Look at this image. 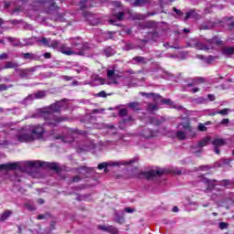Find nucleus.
I'll use <instances>...</instances> for the list:
<instances>
[{"mask_svg": "<svg viewBox=\"0 0 234 234\" xmlns=\"http://www.w3.org/2000/svg\"><path fill=\"white\" fill-rule=\"evenodd\" d=\"M35 100H42V98H45L47 96V91L45 90H38L35 94Z\"/></svg>", "mask_w": 234, "mask_h": 234, "instance_id": "nucleus-38", "label": "nucleus"}, {"mask_svg": "<svg viewBox=\"0 0 234 234\" xmlns=\"http://www.w3.org/2000/svg\"><path fill=\"white\" fill-rule=\"evenodd\" d=\"M191 101H192V103L200 105V104L204 103V101H206V99H204L203 97H198V98L192 99Z\"/></svg>", "mask_w": 234, "mask_h": 234, "instance_id": "nucleus-46", "label": "nucleus"}, {"mask_svg": "<svg viewBox=\"0 0 234 234\" xmlns=\"http://www.w3.org/2000/svg\"><path fill=\"white\" fill-rule=\"evenodd\" d=\"M201 182H203V184H207L208 186H213V182H217V180H210L207 177L201 176Z\"/></svg>", "mask_w": 234, "mask_h": 234, "instance_id": "nucleus-51", "label": "nucleus"}, {"mask_svg": "<svg viewBox=\"0 0 234 234\" xmlns=\"http://www.w3.org/2000/svg\"><path fill=\"white\" fill-rule=\"evenodd\" d=\"M142 136H144V138H154V132H153V130L149 129V128H144L142 132Z\"/></svg>", "mask_w": 234, "mask_h": 234, "instance_id": "nucleus-24", "label": "nucleus"}, {"mask_svg": "<svg viewBox=\"0 0 234 234\" xmlns=\"http://www.w3.org/2000/svg\"><path fill=\"white\" fill-rule=\"evenodd\" d=\"M98 229H100L101 231H105L107 233L118 234V229L114 226L99 225Z\"/></svg>", "mask_w": 234, "mask_h": 234, "instance_id": "nucleus-16", "label": "nucleus"}, {"mask_svg": "<svg viewBox=\"0 0 234 234\" xmlns=\"http://www.w3.org/2000/svg\"><path fill=\"white\" fill-rule=\"evenodd\" d=\"M173 11L176 13V18L184 16V12H182V10H179L176 7H173Z\"/></svg>", "mask_w": 234, "mask_h": 234, "instance_id": "nucleus-52", "label": "nucleus"}, {"mask_svg": "<svg viewBox=\"0 0 234 234\" xmlns=\"http://www.w3.org/2000/svg\"><path fill=\"white\" fill-rule=\"evenodd\" d=\"M134 48H136V46L133 43H127L122 48V49L126 51L134 50Z\"/></svg>", "mask_w": 234, "mask_h": 234, "instance_id": "nucleus-47", "label": "nucleus"}, {"mask_svg": "<svg viewBox=\"0 0 234 234\" xmlns=\"http://www.w3.org/2000/svg\"><path fill=\"white\" fill-rule=\"evenodd\" d=\"M197 129H198V131H201L202 133L207 131V127H206V125H204L203 123H199Z\"/></svg>", "mask_w": 234, "mask_h": 234, "instance_id": "nucleus-58", "label": "nucleus"}, {"mask_svg": "<svg viewBox=\"0 0 234 234\" xmlns=\"http://www.w3.org/2000/svg\"><path fill=\"white\" fill-rule=\"evenodd\" d=\"M126 107L133 109V111H142V107L140 106V102H129L126 104Z\"/></svg>", "mask_w": 234, "mask_h": 234, "instance_id": "nucleus-33", "label": "nucleus"}, {"mask_svg": "<svg viewBox=\"0 0 234 234\" xmlns=\"http://www.w3.org/2000/svg\"><path fill=\"white\" fill-rule=\"evenodd\" d=\"M215 27V23L208 22L207 24L201 25V30H211Z\"/></svg>", "mask_w": 234, "mask_h": 234, "instance_id": "nucleus-40", "label": "nucleus"}, {"mask_svg": "<svg viewBox=\"0 0 234 234\" xmlns=\"http://www.w3.org/2000/svg\"><path fill=\"white\" fill-rule=\"evenodd\" d=\"M12 87H14L12 84H0V92H3V90H8V89H12Z\"/></svg>", "mask_w": 234, "mask_h": 234, "instance_id": "nucleus-53", "label": "nucleus"}, {"mask_svg": "<svg viewBox=\"0 0 234 234\" xmlns=\"http://www.w3.org/2000/svg\"><path fill=\"white\" fill-rule=\"evenodd\" d=\"M145 123H151L152 125H162L165 119L160 116H148L144 119Z\"/></svg>", "mask_w": 234, "mask_h": 234, "instance_id": "nucleus-11", "label": "nucleus"}, {"mask_svg": "<svg viewBox=\"0 0 234 234\" xmlns=\"http://www.w3.org/2000/svg\"><path fill=\"white\" fill-rule=\"evenodd\" d=\"M28 2L31 3V10L37 12L47 3V0H28Z\"/></svg>", "mask_w": 234, "mask_h": 234, "instance_id": "nucleus-14", "label": "nucleus"}, {"mask_svg": "<svg viewBox=\"0 0 234 234\" xmlns=\"http://www.w3.org/2000/svg\"><path fill=\"white\" fill-rule=\"evenodd\" d=\"M83 16L87 19H89L90 25H92V26H96V25H98L100 23V20H98V19H93V20L90 19L92 17V14H90V12H87V11L83 12Z\"/></svg>", "mask_w": 234, "mask_h": 234, "instance_id": "nucleus-29", "label": "nucleus"}, {"mask_svg": "<svg viewBox=\"0 0 234 234\" xmlns=\"http://www.w3.org/2000/svg\"><path fill=\"white\" fill-rule=\"evenodd\" d=\"M89 50H90V46H89V43L82 42L80 44V47H79V49L72 52L73 54H77L78 56H85V52H89Z\"/></svg>", "mask_w": 234, "mask_h": 234, "instance_id": "nucleus-13", "label": "nucleus"}, {"mask_svg": "<svg viewBox=\"0 0 234 234\" xmlns=\"http://www.w3.org/2000/svg\"><path fill=\"white\" fill-rule=\"evenodd\" d=\"M139 27L140 28H143V29H145V28L153 29V28H156V27H158V24L154 20H149V21L141 23Z\"/></svg>", "mask_w": 234, "mask_h": 234, "instance_id": "nucleus-18", "label": "nucleus"}, {"mask_svg": "<svg viewBox=\"0 0 234 234\" xmlns=\"http://www.w3.org/2000/svg\"><path fill=\"white\" fill-rule=\"evenodd\" d=\"M5 39H7V41H9V43H12L13 47H21V41H19L18 38L16 37H6Z\"/></svg>", "mask_w": 234, "mask_h": 234, "instance_id": "nucleus-30", "label": "nucleus"}, {"mask_svg": "<svg viewBox=\"0 0 234 234\" xmlns=\"http://www.w3.org/2000/svg\"><path fill=\"white\" fill-rule=\"evenodd\" d=\"M14 69L15 71L16 72V70H18L19 69V64L17 62L15 61H6L5 65L2 68V69Z\"/></svg>", "mask_w": 234, "mask_h": 234, "instance_id": "nucleus-22", "label": "nucleus"}, {"mask_svg": "<svg viewBox=\"0 0 234 234\" xmlns=\"http://www.w3.org/2000/svg\"><path fill=\"white\" fill-rule=\"evenodd\" d=\"M221 186L226 187L227 186H234V180L224 179L220 181Z\"/></svg>", "mask_w": 234, "mask_h": 234, "instance_id": "nucleus-48", "label": "nucleus"}, {"mask_svg": "<svg viewBox=\"0 0 234 234\" xmlns=\"http://www.w3.org/2000/svg\"><path fill=\"white\" fill-rule=\"evenodd\" d=\"M144 96H145L146 98H153L154 101H158V100H162V96H160V94H156V93H144Z\"/></svg>", "mask_w": 234, "mask_h": 234, "instance_id": "nucleus-35", "label": "nucleus"}, {"mask_svg": "<svg viewBox=\"0 0 234 234\" xmlns=\"http://www.w3.org/2000/svg\"><path fill=\"white\" fill-rule=\"evenodd\" d=\"M13 214L14 212L10 209L4 211L3 214L0 216V222H5V220L10 218V217H12Z\"/></svg>", "mask_w": 234, "mask_h": 234, "instance_id": "nucleus-25", "label": "nucleus"}, {"mask_svg": "<svg viewBox=\"0 0 234 234\" xmlns=\"http://www.w3.org/2000/svg\"><path fill=\"white\" fill-rule=\"evenodd\" d=\"M231 164V159H221L218 163V167H222L224 165H229Z\"/></svg>", "mask_w": 234, "mask_h": 234, "instance_id": "nucleus-41", "label": "nucleus"}, {"mask_svg": "<svg viewBox=\"0 0 234 234\" xmlns=\"http://www.w3.org/2000/svg\"><path fill=\"white\" fill-rule=\"evenodd\" d=\"M153 0H135L133 4V6H145L147 5H151Z\"/></svg>", "mask_w": 234, "mask_h": 234, "instance_id": "nucleus-28", "label": "nucleus"}, {"mask_svg": "<svg viewBox=\"0 0 234 234\" xmlns=\"http://www.w3.org/2000/svg\"><path fill=\"white\" fill-rule=\"evenodd\" d=\"M112 5H113V6L116 7V9H114L112 13L113 17H115L117 19V21H122L123 17L125 16V13L123 11H118L119 7L121 6L120 2L114 1V2H112Z\"/></svg>", "mask_w": 234, "mask_h": 234, "instance_id": "nucleus-12", "label": "nucleus"}, {"mask_svg": "<svg viewBox=\"0 0 234 234\" xmlns=\"http://www.w3.org/2000/svg\"><path fill=\"white\" fill-rule=\"evenodd\" d=\"M228 223H226V222H220L219 224H218V228H219V229H228Z\"/></svg>", "mask_w": 234, "mask_h": 234, "instance_id": "nucleus-59", "label": "nucleus"}, {"mask_svg": "<svg viewBox=\"0 0 234 234\" xmlns=\"http://www.w3.org/2000/svg\"><path fill=\"white\" fill-rule=\"evenodd\" d=\"M107 78L108 80L104 79H99L102 85H105V83L106 85H118L120 78H122V76L116 73L114 69H107Z\"/></svg>", "mask_w": 234, "mask_h": 234, "instance_id": "nucleus-5", "label": "nucleus"}, {"mask_svg": "<svg viewBox=\"0 0 234 234\" xmlns=\"http://www.w3.org/2000/svg\"><path fill=\"white\" fill-rule=\"evenodd\" d=\"M210 138L209 137H205L203 138L201 141H199L197 144V147H206V145H208L209 144V142H210Z\"/></svg>", "mask_w": 234, "mask_h": 234, "instance_id": "nucleus-34", "label": "nucleus"}, {"mask_svg": "<svg viewBox=\"0 0 234 234\" xmlns=\"http://www.w3.org/2000/svg\"><path fill=\"white\" fill-rule=\"evenodd\" d=\"M16 140L20 142V144H28L34 142V135L28 133H20L16 135Z\"/></svg>", "mask_w": 234, "mask_h": 234, "instance_id": "nucleus-10", "label": "nucleus"}, {"mask_svg": "<svg viewBox=\"0 0 234 234\" xmlns=\"http://www.w3.org/2000/svg\"><path fill=\"white\" fill-rule=\"evenodd\" d=\"M223 42L218 37H214L210 39H207L206 43L198 41L197 38H191L187 42V47L191 48H197V50H215L217 47H222Z\"/></svg>", "mask_w": 234, "mask_h": 234, "instance_id": "nucleus-2", "label": "nucleus"}, {"mask_svg": "<svg viewBox=\"0 0 234 234\" xmlns=\"http://www.w3.org/2000/svg\"><path fill=\"white\" fill-rule=\"evenodd\" d=\"M214 59H218V57L210 55L205 58V63H207V65H211Z\"/></svg>", "mask_w": 234, "mask_h": 234, "instance_id": "nucleus-45", "label": "nucleus"}, {"mask_svg": "<svg viewBox=\"0 0 234 234\" xmlns=\"http://www.w3.org/2000/svg\"><path fill=\"white\" fill-rule=\"evenodd\" d=\"M95 96H97L98 98H107V93L105 92V90H101V92L97 93Z\"/></svg>", "mask_w": 234, "mask_h": 234, "instance_id": "nucleus-60", "label": "nucleus"}, {"mask_svg": "<svg viewBox=\"0 0 234 234\" xmlns=\"http://www.w3.org/2000/svg\"><path fill=\"white\" fill-rule=\"evenodd\" d=\"M138 162V157H133L128 161H109L103 162L98 165V169H105L106 167H122V165H133V164Z\"/></svg>", "mask_w": 234, "mask_h": 234, "instance_id": "nucleus-3", "label": "nucleus"}, {"mask_svg": "<svg viewBox=\"0 0 234 234\" xmlns=\"http://www.w3.org/2000/svg\"><path fill=\"white\" fill-rule=\"evenodd\" d=\"M124 220L123 215L119 212L114 213V221L117 222V224H123Z\"/></svg>", "mask_w": 234, "mask_h": 234, "instance_id": "nucleus-36", "label": "nucleus"}, {"mask_svg": "<svg viewBox=\"0 0 234 234\" xmlns=\"http://www.w3.org/2000/svg\"><path fill=\"white\" fill-rule=\"evenodd\" d=\"M59 7L56 5L55 2H52L46 9V14H52L53 12H58Z\"/></svg>", "mask_w": 234, "mask_h": 234, "instance_id": "nucleus-27", "label": "nucleus"}, {"mask_svg": "<svg viewBox=\"0 0 234 234\" xmlns=\"http://www.w3.org/2000/svg\"><path fill=\"white\" fill-rule=\"evenodd\" d=\"M71 182L72 183L81 182V176H73L72 179H71Z\"/></svg>", "mask_w": 234, "mask_h": 234, "instance_id": "nucleus-61", "label": "nucleus"}, {"mask_svg": "<svg viewBox=\"0 0 234 234\" xmlns=\"http://www.w3.org/2000/svg\"><path fill=\"white\" fill-rule=\"evenodd\" d=\"M176 135V138L181 141L186 140V138L187 137V134L185 133V132L183 131H177Z\"/></svg>", "mask_w": 234, "mask_h": 234, "instance_id": "nucleus-42", "label": "nucleus"}, {"mask_svg": "<svg viewBox=\"0 0 234 234\" xmlns=\"http://www.w3.org/2000/svg\"><path fill=\"white\" fill-rule=\"evenodd\" d=\"M41 66H34L32 68L27 69H16V73L18 74L21 80H30V76H32V72H36L37 69H40Z\"/></svg>", "mask_w": 234, "mask_h": 234, "instance_id": "nucleus-7", "label": "nucleus"}, {"mask_svg": "<svg viewBox=\"0 0 234 234\" xmlns=\"http://www.w3.org/2000/svg\"><path fill=\"white\" fill-rule=\"evenodd\" d=\"M105 109H94L91 111V114H98V113H101L104 112Z\"/></svg>", "mask_w": 234, "mask_h": 234, "instance_id": "nucleus-62", "label": "nucleus"}, {"mask_svg": "<svg viewBox=\"0 0 234 234\" xmlns=\"http://www.w3.org/2000/svg\"><path fill=\"white\" fill-rule=\"evenodd\" d=\"M229 109L226 108L218 112V114H221V116H228L229 114Z\"/></svg>", "mask_w": 234, "mask_h": 234, "instance_id": "nucleus-54", "label": "nucleus"}, {"mask_svg": "<svg viewBox=\"0 0 234 234\" xmlns=\"http://www.w3.org/2000/svg\"><path fill=\"white\" fill-rule=\"evenodd\" d=\"M148 37H150L151 41H154L156 43V41L160 39V34L158 31H153L148 33Z\"/></svg>", "mask_w": 234, "mask_h": 234, "instance_id": "nucleus-32", "label": "nucleus"}, {"mask_svg": "<svg viewBox=\"0 0 234 234\" xmlns=\"http://www.w3.org/2000/svg\"><path fill=\"white\" fill-rule=\"evenodd\" d=\"M128 112H129L127 111V109H121L119 111V116H121V118H125V116H127Z\"/></svg>", "mask_w": 234, "mask_h": 234, "instance_id": "nucleus-55", "label": "nucleus"}, {"mask_svg": "<svg viewBox=\"0 0 234 234\" xmlns=\"http://www.w3.org/2000/svg\"><path fill=\"white\" fill-rule=\"evenodd\" d=\"M52 21H63V16L59 14H57V16L51 17Z\"/></svg>", "mask_w": 234, "mask_h": 234, "instance_id": "nucleus-57", "label": "nucleus"}, {"mask_svg": "<svg viewBox=\"0 0 234 234\" xmlns=\"http://www.w3.org/2000/svg\"><path fill=\"white\" fill-rule=\"evenodd\" d=\"M162 175H165V170H150L147 172H141V176L146 178V180H151V178H154V176H162Z\"/></svg>", "mask_w": 234, "mask_h": 234, "instance_id": "nucleus-9", "label": "nucleus"}, {"mask_svg": "<svg viewBox=\"0 0 234 234\" xmlns=\"http://www.w3.org/2000/svg\"><path fill=\"white\" fill-rule=\"evenodd\" d=\"M212 167L209 165H200L197 171H209Z\"/></svg>", "mask_w": 234, "mask_h": 234, "instance_id": "nucleus-56", "label": "nucleus"}, {"mask_svg": "<svg viewBox=\"0 0 234 234\" xmlns=\"http://www.w3.org/2000/svg\"><path fill=\"white\" fill-rule=\"evenodd\" d=\"M146 110L148 111V112H154V111H158V105L150 103L148 104Z\"/></svg>", "mask_w": 234, "mask_h": 234, "instance_id": "nucleus-49", "label": "nucleus"}, {"mask_svg": "<svg viewBox=\"0 0 234 234\" xmlns=\"http://www.w3.org/2000/svg\"><path fill=\"white\" fill-rule=\"evenodd\" d=\"M212 145L214 147H223V145H226V139L216 138L212 141Z\"/></svg>", "mask_w": 234, "mask_h": 234, "instance_id": "nucleus-26", "label": "nucleus"}, {"mask_svg": "<svg viewBox=\"0 0 234 234\" xmlns=\"http://www.w3.org/2000/svg\"><path fill=\"white\" fill-rule=\"evenodd\" d=\"M80 6L81 10H85V8H90L91 5L89 4V1L81 0L80 2Z\"/></svg>", "mask_w": 234, "mask_h": 234, "instance_id": "nucleus-43", "label": "nucleus"}, {"mask_svg": "<svg viewBox=\"0 0 234 234\" xmlns=\"http://www.w3.org/2000/svg\"><path fill=\"white\" fill-rule=\"evenodd\" d=\"M76 169V171H85V173H87L88 175L90 174V173H92V168H90V167H87V166H80V167H79V168H75Z\"/></svg>", "mask_w": 234, "mask_h": 234, "instance_id": "nucleus-50", "label": "nucleus"}, {"mask_svg": "<svg viewBox=\"0 0 234 234\" xmlns=\"http://www.w3.org/2000/svg\"><path fill=\"white\" fill-rule=\"evenodd\" d=\"M34 100H36V97L34 94H30L28 95L27 98H25L23 101H22V103L23 105H28V103L30 101H34Z\"/></svg>", "mask_w": 234, "mask_h": 234, "instance_id": "nucleus-39", "label": "nucleus"}, {"mask_svg": "<svg viewBox=\"0 0 234 234\" xmlns=\"http://www.w3.org/2000/svg\"><path fill=\"white\" fill-rule=\"evenodd\" d=\"M103 52L106 58H111V56H114V54H116V50H114V48H112L111 47H106L103 49Z\"/></svg>", "mask_w": 234, "mask_h": 234, "instance_id": "nucleus-31", "label": "nucleus"}, {"mask_svg": "<svg viewBox=\"0 0 234 234\" xmlns=\"http://www.w3.org/2000/svg\"><path fill=\"white\" fill-rule=\"evenodd\" d=\"M8 59V53H2L0 55V60Z\"/></svg>", "mask_w": 234, "mask_h": 234, "instance_id": "nucleus-63", "label": "nucleus"}, {"mask_svg": "<svg viewBox=\"0 0 234 234\" xmlns=\"http://www.w3.org/2000/svg\"><path fill=\"white\" fill-rule=\"evenodd\" d=\"M124 211H125V213H134L135 209L132 208V207H126L124 208Z\"/></svg>", "mask_w": 234, "mask_h": 234, "instance_id": "nucleus-64", "label": "nucleus"}, {"mask_svg": "<svg viewBox=\"0 0 234 234\" xmlns=\"http://www.w3.org/2000/svg\"><path fill=\"white\" fill-rule=\"evenodd\" d=\"M26 167H46L47 169H51L52 171H58L59 167L58 163H48L41 161H26L24 162Z\"/></svg>", "mask_w": 234, "mask_h": 234, "instance_id": "nucleus-4", "label": "nucleus"}, {"mask_svg": "<svg viewBox=\"0 0 234 234\" xmlns=\"http://www.w3.org/2000/svg\"><path fill=\"white\" fill-rule=\"evenodd\" d=\"M197 12L194 9H191L186 14L185 21H187V19H193L197 17Z\"/></svg>", "mask_w": 234, "mask_h": 234, "instance_id": "nucleus-37", "label": "nucleus"}, {"mask_svg": "<svg viewBox=\"0 0 234 234\" xmlns=\"http://www.w3.org/2000/svg\"><path fill=\"white\" fill-rule=\"evenodd\" d=\"M25 44H22L21 47H32V45H36L37 43V37H32L29 38H24Z\"/></svg>", "mask_w": 234, "mask_h": 234, "instance_id": "nucleus-20", "label": "nucleus"}, {"mask_svg": "<svg viewBox=\"0 0 234 234\" xmlns=\"http://www.w3.org/2000/svg\"><path fill=\"white\" fill-rule=\"evenodd\" d=\"M81 37H78L77 38H71V47L74 48L75 52L81 47Z\"/></svg>", "mask_w": 234, "mask_h": 234, "instance_id": "nucleus-19", "label": "nucleus"}, {"mask_svg": "<svg viewBox=\"0 0 234 234\" xmlns=\"http://www.w3.org/2000/svg\"><path fill=\"white\" fill-rule=\"evenodd\" d=\"M161 101H162V103H165V105H169L171 107V109L176 108V104H175V102H173V101H171L170 99H164Z\"/></svg>", "mask_w": 234, "mask_h": 234, "instance_id": "nucleus-44", "label": "nucleus"}, {"mask_svg": "<svg viewBox=\"0 0 234 234\" xmlns=\"http://www.w3.org/2000/svg\"><path fill=\"white\" fill-rule=\"evenodd\" d=\"M27 167L28 166H25V163H23V165H20L17 163H7L0 165V171H15V169H19L20 171H27Z\"/></svg>", "mask_w": 234, "mask_h": 234, "instance_id": "nucleus-8", "label": "nucleus"}, {"mask_svg": "<svg viewBox=\"0 0 234 234\" xmlns=\"http://www.w3.org/2000/svg\"><path fill=\"white\" fill-rule=\"evenodd\" d=\"M67 101L65 100L57 101L55 103L50 104L49 106L37 110V113L33 115V118H43L44 124H35L29 126V133L34 138V142L36 140H43L45 138V127L43 125H48V127H58L61 122H67L69 118L63 116H58L54 114V112H61V109L67 108Z\"/></svg>", "mask_w": 234, "mask_h": 234, "instance_id": "nucleus-1", "label": "nucleus"}, {"mask_svg": "<svg viewBox=\"0 0 234 234\" xmlns=\"http://www.w3.org/2000/svg\"><path fill=\"white\" fill-rule=\"evenodd\" d=\"M221 53L223 56H226V58H229V56H233L234 54V48L225 47L221 49Z\"/></svg>", "mask_w": 234, "mask_h": 234, "instance_id": "nucleus-23", "label": "nucleus"}, {"mask_svg": "<svg viewBox=\"0 0 234 234\" xmlns=\"http://www.w3.org/2000/svg\"><path fill=\"white\" fill-rule=\"evenodd\" d=\"M21 57L23 59L29 61H39V59H41V55L36 53H22Z\"/></svg>", "mask_w": 234, "mask_h": 234, "instance_id": "nucleus-15", "label": "nucleus"}, {"mask_svg": "<svg viewBox=\"0 0 234 234\" xmlns=\"http://www.w3.org/2000/svg\"><path fill=\"white\" fill-rule=\"evenodd\" d=\"M37 43L39 47H50V38L47 37H37Z\"/></svg>", "mask_w": 234, "mask_h": 234, "instance_id": "nucleus-21", "label": "nucleus"}, {"mask_svg": "<svg viewBox=\"0 0 234 234\" xmlns=\"http://www.w3.org/2000/svg\"><path fill=\"white\" fill-rule=\"evenodd\" d=\"M49 48L60 49V52L66 56H72L74 54V51L70 48H65V45H62L59 40H50Z\"/></svg>", "mask_w": 234, "mask_h": 234, "instance_id": "nucleus-6", "label": "nucleus"}, {"mask_svg": "<svg viewBox=\"0 0 234 234\" xmlns=\"http://www.w3.org/2000/svg\"><path fill=\"white\" fill-rule=\"evenodd\" d=\"M131 63H133V65H146V63H149V59L145 57L136 56L133 58Z\"/></svg>", "mask_w": 234, "mask_h": 234, "instance_id": "nucleus-17", "label": "nucleus"}]
</instances>
